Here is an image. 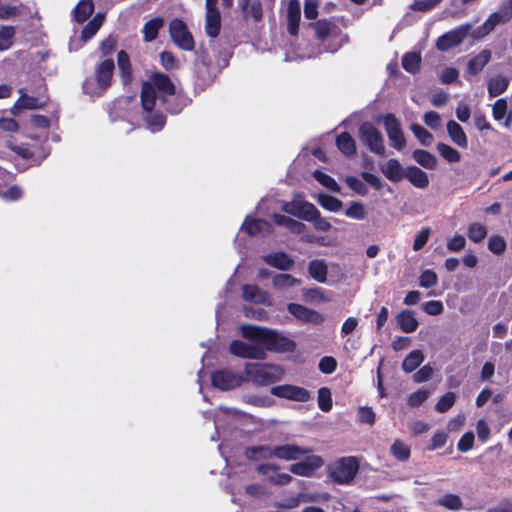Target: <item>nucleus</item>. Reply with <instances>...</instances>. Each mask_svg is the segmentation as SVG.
Wrapping results in <instances>:
<instances>
[{
    "instance_id": "f257e3e1",
    "label": "nucleus",
    "mask_w": 512,
    "mask_h": 512,
    "mask_svg": "<svg viewBox=\"0 0 512 512\" xmlns=\"http://www.w3.org/2000/svg\"><path fill=\"white\" fill-rule=\"evenodd\" d=\"M240 330L244 338L259 342L265 351L291 352L296 347L293 340L268 328L255 325H242Z\"/></svg>"
},
{
    "instance_id": "f03ea898",
    "label": "nucleus",
    "mask_w": 512,
    "mask_h": 512,
    "mask_svg": "<svg viewBox=\"0 0 512 512\" xmlns=\"http://www.w3.org/2000/svg\"><path fill=\"white\" fill-rule=\"evenodd\" d=\"M157 91L161 94L159 99L163 102L175 93V87L170 78L159 72L152 74L150 79L142 85L141 105L145 112H150L156 106Z\"/></svg>"
},
{
    "instance_id": "7ed1b4c3",
    "label": "nucleus",
    "mask_w": 512,
    "mask_h": 512,
    "mask_svg": "<svg viewBox=\"0 0 512 512\" xmlns=\"http://www.w3.org/2000/svg\"><path fill=\"white\" fill-rule=\"evenodd\" d=\"M282 210L288 214L312 222L315 229L326 232L331 229V224L320 216L318 209L311 203L296 196L291 202H285Z\"/></svg>"
},
{
    "instance_id": "20e7f679",
    "label": "nucleus",
    "mask_w": 512,
    "mask_h": 512,
    "mask_svg": "<svg viewBox=\"0 0 512 512\" xmlns=\"http://www.w3.org/2000/svg\"><path fill=\"white\" fill-rule=\"evenodd\" d=\"M246 379L257 386H267L282 379L284 374L278 365L248 362L244 365Z\"/></svg>"
},
{
    "instance_id": "39448f33",
    "label": "nucleus",
    "mask_w": 512,
    "mask_h": 512,
    "mask_svg": "<svg viewBox=\"0 0 512 512\" xmlns=\"http://www.w3.org/2000/svg\"><path fill=\"white\" fill-rule=\"evenodd\" d=\"M113 71L114 62L112 59L99 62L95 68V78L88 79L84 83L85 93L91 96L102 95L111 85Z\"/></svg>"
},
{
    "instance_id": "423d86ee",
    "label": "nucleus",
    "mask_w": 512,
    "mask_h": 512,
    "mask_svg": "<svg viewBox=\"0 0 512 512\" xmlns=\"http://www.w3.org/2000/svg\"><path fill=\"white\" fill-rule=\"evenodd\" d=\"M359 471V460L354 456L342 457L328 466L327 473L331 480L340 485L353 482Z\"/></svg>"
},
{
    "instance_id": "0eeeda50",
    "label": "nucleus",
    "mask_w": 512,
    "mask_h": 512,
    "mask_svg": "<svg viewBox=\"0 0 512 512\" xmlns=\"http://www.w3.org/2000/svg\"><path fill=\"white\" fill-rule=\"evenodd\" d=\"M360 141L377 155H385V145L382 134L371 123H363L359 128Z\"/></svg>"
},
{
    "instance_id": "6e6552de",
    "label": "nucleus",
    "mask_w": 512,
    "mask_h": 512,
    "mask_svg": "<svg viewBox=\"0 0 512 512\" xmlns=\"http://www.w3.org/2000/svg\"><path fill=\"white\" fill-rule=\"evenodd\" d=\"M230 352L238 357L264 360L266 358V352L259 342L252 341L247 343L241 340H234L229 346Z\"/></svg>"
},
{
    "instance_id": "1a4fd4ad",
    "label": "nucleus",
    "mask_w": 512,
    "mask_h": 512,
    "mask_svg": "<svg viewBox=\"0 0 512 512\" xmlns=\"http://www.w3.org/2000/svg\"><path fill=\"white\" fill-rule=\"evenodd\" d=\"M382 121L392 147L401 151L406 146V139L400 121L393 114L384 115Z\"/></svg>"
},
{
    "instance_id": "9d476101",
    "label": "nucleus",
    "mask_w": 512,
    "mask_h": 512,
    "mask_svg": "<svg viewBox=\"0 0 512 512\" xmlns=\"http://www.w3.org/2000/svg\"><path fill=\"white\" fill-rule=\"evenodd\" d=\"M169 31L173 42L182 50L194 49V40L186 24L179 19H173L169 24Z\"/></svg>"
},
{
    "instance_id": "9b49d317",
    "label": "nucleus",
    "mask_w": 512,
    "mask_h": 512,
    "mask_svg": "<svg viewBox=\"0 0 512 512\" xmlns=\"http://www.w3.org/2000/svg\"><path fill=\"white\" fill-rule=\"evenodd\" d=\"M245 378L229 369H220L213 372L211 376L212 385L220 390L226 391L239 387Z\"/></svg>"
},
{
    "instance_id": "f8f14e48",
    "label": "nucleus",
    "mask_w": 512,
    "mask_h": 512,
    "mask_svg": "<svg viewBox=\"0 0 512 512\" xmlns=\"http://www.w3.org/2000/svg\"><path fill=\"white\" fill-rule=\"evenodd\" d=\"M472 25L470 23L462 24L455 29L440 36L436 42V46L441 51H447L452 47L460 45L468 36Z\"/></svg>"
},
{
    "instance_id": "ddd939ff",
    "label": "nucleus",
    "mask_w": 512,
    "mask_h": 512,
    "mask_svg": "<svg viewBox=\"0 0 512 512\" xmlns=\"http://www.w3.org/2000/svg\"><path fill=\"white\" fill-rule=\"evenodd\" d=\"M324 464L323 459L318 455H311L304 460L290 465L291 473L302 476L311 477Z\"/></svg>"
},
{
    "instance_id": "4468645a",
    "label": "nucleus",
    "mask_w": 512,
    "mask_h": 512,
    "mask_svg": "<svg viewBox=\"0 0 512 512\" xmlns=\"http://www.w3.org/2000/svg\"><path fill=\"white\" fill-rule=\"evenodd\" d=\"M287 308L291 315L303 323L319 325L324 322L322 314L301 304L290 303Z\"/></svg>"
},
{
    "instance_id": "2eb2a0df",
    "label": "nucleus",
    "mask_w": 512,
    "mask_h": 512,
    "mask_svg": "<svg viewBox=\"0 0 512 512\" xmlns=\"http://www.w3.org/2000/svg\"><path fill=\"white\" fill-rule=\"evenodd\" d=\"M271 394L276 397L299 402H305L310 397V394L306 389L294 385H279L272 387Z\"/></svg>"
},
{
    "instance_id": "dca6fc26",
    "label": "nucleus",
    "mask_w": 512,
    "mask_h": 512,
    "mask_svg": "<svg viewBox=\"0 0 512 512\" xmlns=\"http://www.w3.org/2000/svg\"><path fill=\"white\" fill-rule=\"evenodd\" d=\"M311 450L295 444H284L273 447L274 457L285 461H296L308 454Z\"/></svg>"
},
{
    "instance_id": "f3484780",
    "label": "nucleus",
    "mask_w": 512,
    "mask_h": 512,
    "mask_svg": "<svg viewBox=\"0 0 512 512\" xmlns=\"http://www.w3.org/2000/svg\"><path fill=\"white\" fill-rule=\"evenodd\" d=\"M243 299L255 304L271 305V299L267 292L256 285L247 284L243 286Z\"/></svg>"
},
{
    "instance_id": "a211bd4d",
    "label": "nucleus",
    "mask_w": 512,
    "mask_h": 512,
    "mask_svg": "<svg viewBox=\"0 0 512 512\" xmlns=\"http://www.w3.org/2000/svg\"><path fill=\"white\" fill-rule=\"evenodd\" d=\"M380 171L391 182L401 181L406 174V170L397 159H389L386 163L380 165Z\"/></svg>"
},
{
    "instance_id": "6ab92c4d",
    "label": "nucleus",
    "mask_w": 512,
    "mask_h": 512,
    "mask_svg": "<svg viewBox=\"0 0 512 512\" xmlns=\"http://www.w3.org/2000/svg\"><path fill=\"white\" fill-rule=\"evenodd\" d=\"M300 15V2L298 0H290L287 5V29L291 35H296L298 33Z\"/></svg>"
},
{
    "instance_id": "aec40b11",
    "label": "nucleus",
    "mask_w": 512,
    "mask_h": 512,
    "mask_svg": "<svg viewBox=\"0 0 512 512\" xmlns=\"http://www.w3.org/2000/svg\"><path fill=\"white\" fill-rule=\"evenodd\" d=\"M397 324L405 333H412L417 330L419 322L412 310H403L396 316Z\"/></svg>"
},
{
    "instance_id": "412c9836",
    "label": "nucleus",
    "mask_w": 512,
    "mask_h": 512,
    "mask_svg": "<svg viewBox=\"0 0 512 512\" xmlns=\"http://www.w3.org/2000/svg\"><path fill=\"white\" fill-rule=\"evenodd\" d=\"M413 186L424 189L429 185L428 175L417 166H409L405 177Z\"/></svg>"
},
{
    "instance_id": "4be33fe9",
    "label": "nucleus",
    "mask_w": 512,
    "mask_h": 512,
    "mask_svg": "<svg viewBox=\"0 0 512 512\" xmlns=\"http://www.w3.org/2000/svg\"><path fill=\"white\" fill-rule=\"evenodd\" d=\"M263 260L270 266L280 270H288L293 266L294 261L283 252L267 254Z\"/></svg>"
},
{
    "instance_id": "5701e85b",
    "label": "nucleus",
    "mask_w": 512,
    "mask_h": 512,
    "mask_svg": "<svg viewBox=\"0 0 512 512\" xmlns=\"http://www.w3.org/2000/svg\"><path fill=\"white\" fill-rule=\"evenodd\" d=\"M270 224L264 220H253L246 218L241 229L246 231L250 236L265 235L270 232Z\"/></svg>"
},
{
    "instance_id": "b1692460",
    "label": "nucleus",
    "mask_w": 512,
    "mask_h": 512,
    "mask_svg": "<svg viewBox=\"0 0 512 512\" xmlns=\"http://www.w3.org/2000/svg\"><path fill=\"white\" fill-rule=\"evenodd\" d=\"M245 456L252 461L269 460L274 457L273 447L268 445L248 447L245 450Z\"/></svg>"
},
{
    "instance_id": "393cba45",
    "label": "nucleus",
    "mask_w": 512,
    "mask_h": 512,
    "mask_svg": "<svg viewBox=\"0 0 512 512\" xmlns=\"http://www.w3.org/2000/svg\"><path fill=\"white\" fill-rule=\"evenodd\" d=\"M447 132L454 144L461 148L468 146L467 136L463 128L456 121L451 120L447 123Z\"/></svg>"
},
{
    "instance_id": "a878e982",
    "label": "nucleus",
    "mask_w": 512,
    "mask_h": 512,
    "mask_svg": "<svg viewBox=\"0 0 512 512\" xmlns=\"http://www.w3.org/2000/svg\"><path fill=\"white\" fill-rule=\"evenodd\" d=\"M18 92L20 93V98L15 102L12 108L13 114H16L17 111L22 109L33 110L41 107L39 100L37 98L28 96L25 92V89L20 88Z\"/></svg>"
},
{
    "instance_id": "bb28decb",
    "label": "nucleus",
    "mask_w": 512,
    "mask_h": 512,
    "mask_svg": "<svg viewBox=\"0 0 512 512\" xmlns=\"http://www.w3.org/2000/svg\"><path fill=\"white\" fill-rule=\"evenodd\" d=\"M490 58L491 52L489 50H482L478 55L469 60L467 67L468 72L472 75H476L489 62Z\"/></svg>"
},
{
    "instance_id": "cd10ccee",
    "label": "nucleus",
    "mask_w": 512,
    "mask_h": 512,
    "mask_svg": "<svg viewBox=\"0 0 512 512\" xmlns=\"http://www.w3.org/2000/svg\"><path fill=\"white\" fill-rule=\"evenodd\" d=\"M310 276L319 283H325L327 280V265L322 260H313L308 265Z\"/></svg>"
},
{
    "instance_id": "c85d7f7f",
    "label": "nucleus",
    "mask_w": 512,
    "mask_h": 512,
    "mask_svg": "<svg viewBox=\"0 0 512 512\" xmlns=\"http://www.w3.org/2000/svg\"><path fill=\"white\" fill-rule=\"evenodd\" d=\"M206 33L210 37L218 36L220 32V13L218 10L206 11Z\"/></svg>"
},
{
    "instance_id": "c756f323",
    "label": "nucleus",
    "mask_w": 512,
    "mask_h": 512,
    "mask_svg": "<svg viewBox=\"0 0 512 512\" xmlns=\"http://www.w3.org/2000/svg\"><path fill=\"white\" fill-rule=\"evenodd\" d=\"M104 21V16L100 13L96 14L92 20H90L87 25L84 27L82 34H81V40L83 42L88 41L91 39L97 31L100 29Z\"/></svg>"
},
{
    "instance_id": "7c9ffc66",
    "label": "nucleus",
    "mask_w": 512,
    "mask_h": 512,
    "mask_svg": "<svg viewBox=\"0 0 512 512\" xmlns=\"http://www.w3.org/2000/svg\"><path fill=\"white\" fill-rule=\"evenodd\" d=\"M336 144L338 149L345 155L351 156L356 153V144L350 134L344 132L341 133L337 139Z\"/></svg>"
},
{
    "instance_id": "2f4dec72",
    "label": "nucleus",
    "mask_w": 512,
    "mask_h": 512,
    "mask_svg": "<svg viewBox=\"0 0 512 512\" xmlns=\"http://www.w3.org/2000/svg\"><path fill=\"white\" fill-rule=\"evenodd\" d=\"M94 11L92 0H81L74 9V18L78 23H83Z\"/></svg>"
},
{
    "instance_id": "473e14b6",
    "label": "nucleus",
    "mask_w": 512,
    "mask_h": 512,
    "mask_svg": "<svg viewBox=\"0 0 512 512\" xmlns=\"http://www.w3.org/2000/svg\"><path fill=\"white\" fill-rule=\"evenodd\" d=\"M413 159L422 167L426 169H434L437 166L436 157L426 150H415L413 152Z\"/></svg>"
},
{
    "instance_id": "72a5a7b5",
    "label": "nucleus",
    "mask_w": 512,
    "mask_h": 512,
    "mask_svg": "<svg viewBox=\"0 0 512 512\" xmlns=\"http://www.w3.org/2000/svg\"><path fill=\"white\" fill-rule=\"evenodd\" d=\"M301 281L290 274H277L273 277L272 284L275 289L287 290L296 285H299Z\"/></svg>"
},
{
    "instance_id": "f704fd0d",
    "label": "nucleus",
    "mask_w": 512,
    "mask_h": 512,
    "mask_svg": "<svg viewBox=\"0 0 512 512\" xmlns=\"http://www.w3.org/2000/svg\"><path fill=\"white\" fill-rule=\"evenodd\" d=\"M390 452L398 461L406 462L410 458L411 448L407 443L396 440L391 445Z\"/></svg>"
},
{
    "instance_id": "c9c22d12",
    "label": "nucleus",
    "mask_w": 512,
    "mask_h": 512,
    "mask_svg": "<svg viewBox=\"0 0 512 512\" xmlns=\"http://www.w3.org/2000/svg\"><path fill=\"white\" fill-rule=\"evenodd\" d=\"M509 80L503 76H496L488 81V93L490 97H496L504 93L508 87Z\"/></svg>"
},
{
    "instance_id": "e433bc0d",
    "label": "nucleus",
    "mask_w": 512,
    "mask_h": 512,
    "mask_svg": "<svg viewBox=\"0 0 512 512\" xmlns=\"http://www.w3.org/2000/svg\"><path fill=\"white\" fill-rule=\"evenodd\" d=\"M424 360V354L421 350L411 351L402 363V368L405 372L410 373L414 371Z\"/></svg>"
},
{
    "instance_id": "4c0bfd02",
    "label": "nucleus",
    "mask_w": 512,
    "mask_h": 512,
    "mask_svg": "<svg viewBox=\"0 0 512 512\" xmlns=\"http://www.w3.org/2000/svg\"><path fill=\"white\" fill-rule=\"evenodd\" d=\"M164 22L161 18H153L145 23L143 27L144 40L151 42L156 39L159 30L162 28Z\"/></svg>"
},
{
    "instance_id": "58836bf2",
    "label": "nucleus",
    "mask_w": 512,
    "mask_h": 512,
    "mask_svg": "<svg viewBox=\"0 0 512 512\" xmlns=\"http://www.w3.org/2000/svg\"><path fill=\"white\" fill-rule=\"evenodd\" d=\"M240 4L246 15H250L256 21L262 18L263 12L260 0H240Z\"/></svg>"
},
{
    "instance_id": "ea45409f",
    "label": "nucleus",
    "mask_w": 512,
    "mask_h": 512,
    "mask_svg": "<svg viewBox=\"0 0 512 512\" xmlns=\"http://www.w3.org/2000/svg\"><path fill=\"white\" fill-rule=\"evenodd\" d=\"M467 234H468V238L472 242L480 243L481 241H483L486 238L487 229H486L485 225L478 223V222H474L468 226Z\"/></svg>"
},
{
    "instance_id": "a19ab883",
    "label": "nucleus",
    "mask_w": 512,
    "mask_h": 512,
    "mask_svg": "<svg viewBox=\"0 0 512 512\" xmlns=\"http://www.w3.org/2000/svg\"><path fill=\"white\" fill-rule=\"evenodd\" d=\"M303 496V494L283 495L281 499L273 503V506L281 509H294L300 505Z\"/></svg>"
},
{
    "instance_id": "79ce46f5",
    "label": "nucleus",
    "mask_w": 512,
    "mask_h": 512,
    "mask_svg": "<svg viewBox=\"0 0 512 512\" xmlns=\"http://www.w3.org/2000/svg\"><path fill=\"white\" fill-rule=\"evenodd\" d=\"M153 109L150 112H147V116L145 117L147 128L151 132L160 131L165 125V116L161 113H152Z\"/></svg>"
},
{
    "instance_id": "37998d69",
    "label": "nucleus",
    "mask_w": 512,
    "mask_h": 512,
    "mask_svg": "<svg viewBox=\"0 0 512 512\" xmlns=\"http://www.w3.org/2000/svg\"><path fill=\"white\" fill-rule=\"evenodd\" d=\"M15 28L13 26H0V50H8L13 44Z\"/></svg>"
},
{
    "instance_id": "c03bdc74",
    "label": "nucleus",
    "mask_w": 512,
    "mask_h": 512,
    "mask_svg": "<svg viewBox=\"0 0 512 512\" xmlns=\"http://www.w3.org/2000/svg\"><path fill=\"white\" fill-rule=\"evenodd\" d=\"M421 57L418 53L410 52L403 56L402 66L409 73H415L419 70Z\"/></svg>"
},
{
    "instance_id": "a18cd8bd",
    "label": "nucleus",
    "mask_w": 512,
    "mask_h": 512,
    "mask_svg": "<svg viewBox=\"0 0 512 512\" xmlns=\"http://www.w3.org/2000/svg\"><path fill=\"white\" fill-rule=\"evenodd\" d=\"M117 63L121 71L124 83H128L131 78V67L129 57L126 52L120 51L117 55Z\"/></svg>"
},
{
    "instance_id": "49530a36",
    "label": "nucleus",
    "mask_w": 512,
    "mask_h": 512,
    "mask_svg": "<svg viewBox=\"0 0 512 512\" xmlns=\"http://www.w3.org/2000/svg\"><path fill=\"white\" fill-rule=\"evenodd\" d=\"M437 150L439 154L449 163H457L461 159L460 153L456 149L447 144L439 143L437 145Z\"/></svg>"
},
{
    "instance_id": "de8ad7c7",
    "label": "nucleus",
    "mask_w": 512,
    "mask_h": 512,
    "mask_svg": "<svg viewBox=\"0 0 512 512\" xmlns=\"http://www.w3.org/2000/svg\"><path fill=\"white\" fill-rule=\"evenodd\" d=\"M304 296L307 300L315 303H328L332 297L321 288H312L305 291Z\"/></svg>"
},
{
    "instance_id": "09e8293b",
    "label": "nucleus",
    "mask_w": 512,
    "mask_h": 512,
    "mask_svg": "<svg viewBox=\"0 0 512 512\" xmlns=\"http://www.w3.org/2000/svg\"><path fill=\"white\" fill-rule=\"evenodd\" d=\"M318 203L326 210L337 212L342 208V202L330 195L320 194L318 196Z\"/></svg>"
},
{
    "instance_id": "8fccbe9b",
    "label": "nucleus",
    "mask_w": 512,
    "mask_h": 512,
    "mask_svg": "<svg viewBox=\"0 0 512 512\" xmlns=\"http://www.w3.org/2000/svg\"><path fill=\"white\" fill-rule=\"evenodd\" d=\"M411 131L415 135V137L420 141V143L424 146H430L433 142V135L427 131L424 127L418 124L411 125Z\"/></svg>"
},
{
    "instance_id": "3c124183",
    "label": "nucleus",
    "mask_w": 512,
    "mask_h": 512,
    "mask_svg": "<svg viewBox=\"0 0 512 512\" xmlns=\"http://www.w3.org/2000/svg\"><path fill=\"white\" fill-rule=\"evenodd\" d=\"M438 504L449 510L457 511L462 507V500L458 495L447 494L438 500Z\"/></svg>"
},
{
    "instance_id": "603ef678",
    "label": "nucleus",
    "mask_w": 512,
    "mask_h": 512,
    "mask_svg": "<svg viewBox=\"0 0 512 512\" xmlns=\"http://www.w3.org/2000/svg\"><path fill=\"white\" fill-rule=\"evenodd\" d=\"M318 405L323 412H329L332 408L331 391L327 387H322L318 391Z\"/></svg>"
},
{
    "instance_id": "864d4df0",
    "label": "nucleus",
    "mask_w": 512,
    "mask_h": 512,
    "mask_svg": "<svg viewBox=\"0 0 512 512\" xmlns=\"http://www.w3.org/2000/svg\"><path fill=\"white\" fill-rule=\"evenodd\" d=\"M345 215L356 220H363L366 217V210L362 203L352 202L345 210Z\"/></svg>"
},
{
    "instance_id": "5fc2aeb1",
    "label": "nucleus",
    "mask_w": 512,
    "mask_h": 512,
    "mask_svg": "<svg viewBox=\"0 0 512 512\" xmlns=\"http://www.w3.org/2000/svg\"><path fill=\"white\" fill-rule=\"evenodd\" d=\"M432 230L430 227H423L414 238L413 242V250L419 251L421 250L426 243L428 242L430 236H431Z\"/></svg>"
},
{
    "instance_id": "6e6d98bb",
    "label": "nucleus",
    "mask_w": 512,
    "mask_h": 512,
    "mask_svg": "<svg viewBox=\"0 0 512 512\" xmlns=\"http://www.w3.org/2000/svg\"><path fill=\"white\" fill-rule=\"evenodd\" d=\"M456 396L453 392L444 394L436 404V411L438 413L447 412L455 403Z\"/></svg>"
},
{
    "instance_id": "4d7b16f0",
    "label": "nucleus",
    "mask_w": 512,
    "mask_h": 512,
    "mask_svg": "<svg viewBox=\"0 0 512 512\" xmlns=\"http://www.w3.org/2000/svg\"><path fill=\"white\" fill-rule=\"evenodd\" d=\"M314 177L318 182H320L326 188H328L332 191H335V192H338L340 190V187L337 184V182L329 175H327L321 171H315Z\"/></svg>"
},
{
    "instance_id": "13d9d810",
    "label": "nucleus",
    "mask_w": 512,
    "mask_h": 512,
    "mask_svg": "<svg viewBox=\"0 0 512 512\" xmlns=\"http://www.w3.org/2000/svg\"><path fill=\"white\" fill-rule=\"evenodd\" d=\"M488 249L496 254H502L506 249V242L501 236H492L488 241Z\"/></svg>"
},
{
    "instance_id": "bf43d9fd",
    "label": "nucleus",
    "mask_w": 512,
    "mask_h": 512,
    "mask_svg": "<svg viewBox=\"0 0 512 512\" xmlns=\"http://www.w3.org/2000/svg\"><path fill=\"white\" fill-rule=\"evenodd\" d=\"M438 277L432 270H424L420 275V286L423 288H430L437 284Z\"/></svg>"
},
{
    "instance_id": "052dcab7",
    "label": "nucleus",
    "mask_w": 512,
    "mask_h": 512,
    "mask_svg": "<svg viewBox=\"0 0 512 512\" xmlns=\"http://www.w3.org/2000/svg\"><path fill=\"white\" fill-rule=\"evenodd\" d=\"M466 246V239L462 235H454L447 241V249L450 252L458 253Z\"/></svg>"
},
{
    "instance_id": "680f3d73",
    "label": "nucleus",
    "mask_w": 512,
    "mask_h": 512,
    "mask_svg": "<svg viewBox=\"0 0 512 512\" xmlns=\"http://www.w3.org/2000/svg\"><path fill=\"white\" fill-rule=\"evenodd\" d=\"M442 0H415L411 6L413 10L426 12L437 7Z\"/></svg>"
},
{
    "instance_id": "e2e57ef3",
    "label": "nucleus",
    "mask_w": 512,
    "mask_h": 512,
    "mask_svg": "<svg viewBox=\"0 0 512 512\" xmlns=\"http://www.w3.org/2000/svg\"><path fill=\"white\" fill-rule=\"evenodd\" d=\"M507 112V102L505 99H498L492 108L493 117L496 121L502 120Z\"/></svg>"
},
{
    "instance_id": "0e129e2a",
    "label": "nucleus",
    "mask_w": 512,
    "mask_h": 512,
    "mask_svg": "<svg viewBox=\"0 0 512 512\" xmlns=\"http://www.w3.org/2000/svg\"><path fill=\"white\" fill-rule=\"evenodd\" d=\"M443 304L441 301L431 300L423 304V310L432 316H437L443 312Z\"/></svg>"
},
{
    "instance_id": "69168bd1",
    "label": "nucleus",
    "mask_w": 512,
    "mask_h": 512,
    "mask_svg": "<svg viewBox=\"0 0 512 512\" xmlns=\"http://www.w3.org/2000/svg\"><path fill=\"white\" fill-rule=\"evenodd\" d=\"M474 443V434L472 432L465 433L457 444V449L461 452H467L472 449Z\"/></svg>"
},
{
    "instance_id": "338daca9",
    "label": "nucleus",
    "mask_w": 512,
    "mask_h": 512,
    "mask_svg": "<svg viewBox=\"0 0 512 512\" xmlns=\"http://www.w3.org/2000/svg\"><path fill=\"white\" fill-rule=\"evenodd\" d=\"M495 29V26L492 25L489 20H486L481 26H479L477 29H475L471 36L474 39H480L485 37L486 35L490 34Z\"/></svg>"
},
{
    "instance_id": "774afa93",
    "label": "nucleus",
    "mask_w": 512,
    "mask_h": 512,
    "mask_svg": "<svg viewBox=\"0 0 512 512\" xmlns=\"http://www.w3.org/2000/svg\"><path fill=\"white\" fill-rule=\"evenodd\" d=\"M336 360L333 357H323L319 362V369L325 374H331L336 369Z\"/></svg>"
}]
</instances>
